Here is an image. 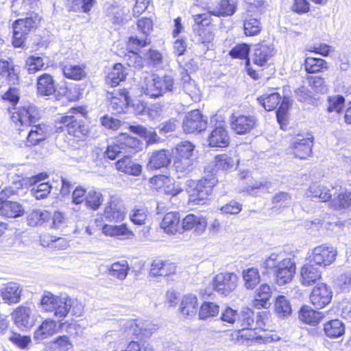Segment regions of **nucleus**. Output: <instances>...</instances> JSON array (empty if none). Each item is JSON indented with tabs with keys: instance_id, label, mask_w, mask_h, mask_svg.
<instances>
[{
	"instance_id": "nucleus-1",
	"label": "nucleus",
	"mask_w": 351,
	"mask_h": 351,
	"mask_svg": "<svg viewBox=\"0 0 351 351\" xmlns=\"http://www.w3.org/2000/svg\"><path fill=\"white\" fill-rule=\"evenodd\" d=\"M142 92L151 98H157L175 89L174 79L165 75L162 77L152 75L144 78L141 87Z\"/></svg>"
},
{
	"instance_id": "nucleus-2",
	"label": "nucleus",
	"mask_w": 351,
	"mask_h": 351,
	"mask_svg": "<svg viewBox=\"0 0 351 351\" xmlns=\"http://www.w3.org/2000/svg\"><path fill=\"white\" fill-rule=\"evenodd\" d=\"M141 148V143L136 138L132 137L126 133H121L116 138L115 142L108 146L105 154L110 160L123 155H133Z\"/></svg>"
},
{
	"instance_id": "nucleus-3",
	"label": "nucleus",
	"mask_w": 351,
	"mask_h": 351,
	"mask_svg": "<svg viewBox=\"0 0 351 351\" xmlns=\"http://www.w3.org/2000/svg\"><path fill=\"white\" fill-rule=\"evenodd\" d=\"M40 18L36 14H31L25 19H19L13 23V40L14 47H21L29 33L38 24Z\"/></svg>"
},
{
	"instance_id": "nucleus-4",
	"label": "nucleus",
	"mask_w": 351,
	"mask_h": 351,
	"mask_svg": "<svg viewBox=\"0 0 351 351\" xmlns=\"http://www.w3.org/2000/svg\"><path fill=\"white\" fill-rule=\"evenodd\" d=\"M195 25L193 27L196 40L204 45L210 43L215 37L211 24L210 13L204 12L193 16Z\"/></svg>"
},
{
	"instance_id": "nucleus-5",
	"label": "nucleus",
	"mask_w": 351,
	"mask_h": 351,
	"mask_svg": "<svg viewBox=\"0 0 351 351\" xmlns=\"http://www.w3.org/2000/svg\"><path fill=\"white\" fill-rule=\"evenodd\" d=\"M83 311L84 305L81 302L67 295H61L52 313L55 317L62 321L69 312H71L72 315L79 317L82 315Z\"/></svg>"
},
{
	"instance_id": "nucleus-6",
	"label": "nucleus",
	"mask_w": 351,
	"mask_h": 351,
	"mask_svg": "<svg viewBox=\"0 0 351 351\" xmlns=\"http://www.w3.org/2000/svg\"><path fill=\"white\" fill-rule=\"evenodd\" d=\"M40 117L37 107L29 104L14 108L11 119L16 126L29 127L36 123Z\"/></svg>"
},
{
	"instance_id": "nucleus-7",
	"label": "nucleus",
	"mask_w": 351,
	"mask_h": 351,
	"mask_svg": "<svg viewBox=\"0 0 351 351\" xmlns=\"http://www.w3.org/2000/svg\"><path fill=\"white\" fill-rule=\"evenodd\" d=\"M216 179L210 176L204 178L196 182L189 195V201L194 204H204L213 191Z\"/></svg>"
},
{
	"instance_id": "nucleus-8",
	"label": "nucleus",
	"mask_w": 351,
	"mask_h": 351,
	"mask_svg": "<svg viewBox=\"0 0 351 351\" xmlns=\"http://www.w3.org/2000/svg\"><path fill=\"white\" fill-rule=\"evenodd\" d=\"M150 43V40L147 36L144 38H138L131 36L128 43V53L125 56L124 59L129 66L141 69L143 66V58L134 51L140 48L145 47Z\"/></svg>"
},
{
	"instance_id": "nucleus-9",
	"label": "nucleus",
	"mask_w": 351,
	"mask_h": 351,
	"mask_svg": "<svg viewBox=\"0 0 351 351\" xmlns=\"http://www.w3.org/2000/svg\"><path fill=\"white\" fill-rule=\"evenodd\" d=\"M238 277L233 272L219 273L213 280V287L219 293L228 295L237 286Z\"/></svg>"
},
{
	"instance_id": "nucleus-10",
	"label": "nucleus",
	"mask_w": 351,
	"mask_h": 351,
	"mask_svg": "<svg viewBox=\"0 0 351 351\" xmlns=\"http://www.w3.org/2000/svg\"><path fill=\"white\" fill-rule=\"evenodd\" d=\"M332 297V291L330 286L324 282L317 283L310 294L311 304L317 308H322L328 304Z\"/></svg>"
},
{
	"instance_id": "nucleus-11",
	"label": "nucleus",
	"mask_w": 351,
	"mask_h": 351,
	"mask_svg": "<svg viewBox=\"0 0 351 351\" xmlns=\"http://www.w3.org/2000/svg\"><path fill=\"white\" fill-rule=\"evenodd\" d=\"M337 252L332 246L319 245L315 247L310 257V262L319 266H328L336 259Z\"/></svg>"
},
{
	"instance_id": "nucleus-12",
	"label": "nucleus",
	"mask_w": 351,
	"mask_h": 351,
	"mask_svg": "<svg viewBox=\"0 0 351 351\" xmlns=\"http://www.w3.org/2000/svg\"><path fill=\"white\" fill-rule=\"evenodd\" d=\"M80 117L81 115H66L62 117L61 123L66 128L70 135L82 140L86 136L88 130Z\"/></svg>"
},
{
	"instance_id": "nucleus-13",
	"label": "nucleus",
	"mask_w": 351,
	"mask_h": 351,
	"mask_svg": "<svg viewBox=\"0 0 351 351\" xmlns=\"http://www.w3.org/2000/svg\"><path fill=\"white\" fill-rule=\"evenodd\" d=\"M207 127L206 119L198 110L187 113L183 120L182 128L186 133L200 132Z\"/></svg>"
},
{
	"instance_id": "nucleus-14",
	"label": "nucleus",
	"mask_w": 351,
	"mask_h": 351,
	"mask_svg": "<svg viewBox=\"0 0 351 351\" xmlns=\"http://www.w3.org/2000/svg\"><path fill=\"white\" fill-rule=\"evenodd\" d=\"M313 145V137L311 134H308L306 137L298 134L294 137L291 148L295 157L305 160L311 155Z\"/></svg>"
},
{
	"instance_id": "nucleus-15",
	"label": "nucleus",
	"mask_w": 351,
	"mask_h": 351,
	"mask_svg": "<svg viewBox=\"0 0 351 351\" xmlns=\"http://www.w3.org/2000/svg\"><path fill=\"white\" fill-rule=\"evenodd\" d=\"M108 97L110 99L109 109L113 113L124 112L131 101L129 92L125 88L108 93Z\"/></svg>"
},
{
	"instance_id": "nucleus-16",
	"label": "nucleus",
	"mask_w": 351,
	"mask_h": 351,
	"mask_svg": "<svg viewBox=\"0 0 351 351\" xmlns=\"http://www.w3.org/2000/svg\"><path fill=\"white\" fill-rule=\"evenodd\" d=\"M257 123V119L252 115L233 114L231 117V128L238 134H245L253 130Z\"/></svg>"
},
{
	"instance_id": "nucleus-17",
	"label": "nucleus",
	"mask_w": 351,
	"mask_h": 351,
	"mask_svg": "<svg viewBox=\"0 0 351 351\" xmlns=\"http://www.w3.org/2000/svg\"><path fill=\"white\" fill-rule=\"evenodd\" d=\"M33 309L29 306L21 305L12 313V317L16 326L21 330L28 329L34 324L32 315Z\"/></svg>"
},
{
	"instance_id": "nucleus-18",
	"label": "nucleus",
	"mask_w": 351,
	"mask_h": 351,
	"mask_svg": "<svg viewBox=\"0 0 351 351\" xmlns=\"http://www.w3.org/2000/svg\"><path fill=\"white\" fill-rule=\"evenodd\" d=\"M295 273V263L291 258H284L275 270L277 283L283 285L289 282Z\"/></svg>"
},
{
	"instance_id": "nucleus-19",
	"label": "nucleus",
	"mask_w": 351,
	"mask_h": 351,
	"mask_svg": "<svg viewBox=\"0 0 351 351\" xmlns=\"http://www.w3.org/2000/svg\"><path fill=\"white\" fill-rule=\"evenodd\" d=\"M275 53L276 51L274 45L259 43L255 45L252 60L256 65L261 66H265Z\"/></svg>"
},
{
	"instance_id": "nucleus-20",
	"label": "nucleus",
	"mask_w": 351,
	"mask_h": 351,
	"mask_svg": "<svg viewBox=\"0 0 351 351\" xmlns=\"http://www.w3.org/2000/svg\"><path fill=\"white\" fill-rule=\"evenodd\" d=\"M207 226L206 219L202 215H187L182 220V230H193L197 234H202Z\"/></svg>"
},
{
	"instance_id": "nucleus-21",
	"label": "nucleus",
	"mask_w": 351,
	"mask_h": 351,
	"mask_svg": "<svg viewBox=\"0 0 351 351\" xmlns=\"http://www.w3.org/2000/svg\"><path fill=\"white\" fill-rule=\"evenodd\" d=\"M26 136L25 145L33 146L38 145L40 142L45 141L48 135V127L44 124H34Z\"/></svg>"
},
{
	"instance_id": "nucleus-22",
	"label": "nucleus",
	"mask_w": 351,
	"mask_h": 351,
	"mask_svg": "<svg viewBox=\"0 0 351 351\" xmlns=\"http://www.w3.org/2000/svg\"><path fill=\"white\" fill-rule=\"evenodd\" d=\"M22 293L21 286L14 282H8L1 289V296L5 302L12 304L20 302Z\"/></svg>"
},
{
	"instance_id": "nucleus-23",
	"label": "nucleus",
	"mask_w": 351,
	"mask_h": 351,
	"mask_svg": "<svg viewBox=\"0 0 351 351\" xmlns=\"http://www.w3.org/2000/svg\"><path fill=\"white\" fill-rule=\"evenodd\" d=\"M230 137L228 131L223 127H216L208 137L210 147H226L229 145Z\"/></svg>"
},
{
	"instance_id": "nucleus-24",
	"label": "nucleus",
	"mask_w": 351,
	"mask_h": 351,
	"mask_svg": "<svg viewBox=\"0 0 351 351\" xmlns=\"http://www.w3.org/2000/svg\"><path fill=\"white\" fill-rule=\"evenodd\" d=\"M45 177V175L39 174L31 178L29 180L30 184L33 186L31 189V193L37 199L45 198L49 195L52 188L48 182H42L37 184L39 181L43 180Z\"/></svg>"
},
{
	"instance_id": "nucleus-25",
	"label": "nucleus",
	"mask_w": 351,
	"mask_h": 351,
	"mask_svg": "<svg viewBox=\"0 0 351 351\" xmlns=\"http://www.w3.org/2000/svg\"><path fill=\"white\" fill-rule=\"evenodd\" d=\"M272 291L271 287L267 284H263L256 291L255 298L252 302V305L257 309L262 308H267L270 304V298Z\"/></svg>"
},
{
	"instance_id": "nucleus-26",
	"label": "nucleus",
	"mask_w": 351,
	"mask_h": 351,
	"mask_svg": "<svg viewBox=\"0 0 351 351\" xmlns=\"http://www.w3.org/2000/svg\"><path fill=\"white\" fill-rule=\"evenodd\" d=\"M104 216L109 221L120 222L125 217V208L121 202L111 201L105 208Z\"/></svg>"
},
{
	"instance_id": "nucleus-27",
	"label": "nucleus",
	"mask_w": 351,
	"mask_h": 351,
	"mask_svg": "<svg viewBox=\"0 0 351 351\" xmlns=\"http://www.w3.org/2000/svg\"><path fill=\"white\" fill-rule=\"evenodd\" d=\"M171 162L170 154L165 149L155 151L152 153L147 167L150 169H158L167 167Z\"/></svg>"
},
{
	"instance_id": "nucleus-28",
	"label": "nucleus",
	"mask_w": 351,
	"mask_h": 351,
	"mask_svg": "<svg viewBox=\"0 0 351 351\" xmlns=\"http://www.w3.org/2000/svg\"><path fill=\"white\" fill-rule=\"evenodd\" d=\"M301 282L304 286H310L322 278V271L312 264L304 265L300 271Z\"/></svg>"
},
{
	"instance_id": "nucleus-29",
	"label": "nucleus",
	"mask_w": 351,
	"mask_h": 351,
	"mask_svg": "<svg viewBox=\"0 0 351 351\" xmlns=\"http://www.w3.org/2000/svg\"><path fill=\"white\" fill-rule=\"evenodd\" d=\"M132 156L129 154L124 155L122 158L116 162V167L120 171L136 176L141 173L142 167L139 164L131 160L130 157Z\"/></svg>"
},
{
	"instance_id": "nucleus-30",
	"label": "nucleus",
	"mask_w": 351,
	"mask_h": 351,
	"mask_svg": "<svg viewBox=\"0 0 351 351\" xmlns=\"http://www.w3.org/2000/svg\"><path fill=\"white\" fill-rule=\"evenodd\" d=\"M161 228L168 234H175L182 230L180 225V215L177 212H169L167 213L161 222Z\"/></svg>"
},
{
	"instance_id": "nucleus-31",
	"label": "nucleus",
	"mask_w": 351,
	"mask_h": 351,
	"mask_svg": "<svg viewBox=\"0 0 351 351\" xmlns=\"http://www.w3.org/2000/svg\"><path fill=\"white\" fill-rule=\"evenodd\" d=\"M176 270L174 263L157 259L152 263L150 274L154 276H167L175 274Z\"/></svg>"
},
{
	"instance_id": "nucleus-32",
	"label": "nucleus",
	"mask_w": 351,
	"mask_h": 351,
	"mask_svg": "<svg viewBox=\"0 0 351 351\" xmlns=\"http://www.w3.org/2000/svg\"><path fill=\"white\" fill-rule=\"evenodd\" d=\"M322 312L314 311L311 307L307 305L302 306L298 313V318L305 324L315 326L323 318Z\"/></svg>"
},
{
	"instance_id": "nucleus-33",
	"label": "nucleus",
	"mask_w": 351,
	"mask_h": 351,
	"mask_svg": "<svg viewBox=\"0 0 351 351\" xmlns=\"http://www.w3.org/2000/svg\"><path fill=\"white\" fill-rule=\"evenodd\" d=\"M58 332V324L52 319H46L34 332V338L37 340L45 339Z\"/></svg>"
},
{
	"instance_id": "nucleus-34",
	"label": "nucleus",
	"mask_w": 351,
	"mask_h": 351,
	"mask_svg": "<svg viewBox=\"0 0 351 351\" xmlns=\"http://www.w3.org/2000/svg\"><path fill=\"white\" fill-rule=\"evenodd\" d=\"M56 91L54 80L52 76L47 73L40 75L37 80V92L43 96H49Z\"/></svg>"
},
{
	"instance_id": "nucleus-35",
	"label": "nucleus",
	"mask_w": 351,
	"mask_h": 351,
	"mask_svg": "<svg viewBox=\"0 0 351 351\" xmlns=\"http://www.w3.org/2000/svg\"><path fill=\"white\" fill-rule=\"evenodd\" d=\"M24 214L23 206L16 202H2L0 207V215L9 218H15Z\"/></svg>"
},
{
	"instance_id": "nucleus-36",
	"label": "nucleus",
	"mask_w": 351,
	"mask_h": 351,
	"mask_svg": "<svg viewBox=\"0 0 351 351\" xmlns=\"http://www.w3.org/2000/svg\"><path fill=\"white\" fill-rule=\"evenodd\" d=\"M243 22L244 34L247 36H257L263 29L261 20L252 16L247 14Z\"/></svg>"
},
{
	"instance_id": "nucleus-37",
	"label": "nucleus",
	"mask_w": 351,
	"mask_h": 351,
	"mask_svg": "<svg viewBox=\"0 0 351 351\" xmlns=\"http://www.w3.org/2000/svg\"><path fill=\"white\" fill-rule=\"evenodd\" d=\"M197 308V299L195 295L189 293L183 297L180 305V311L182 315L188 317L195 315Z\"/></svg>"
},
{
	"instance_id": "nucleus-38",
	"label": "nucleus",
	"mask_w": 351,
	"mask_h": 351,
	"mask_svg": "<svg viewBox=\"0 0 351 351\" xmlns=\"http://www.w3.org/2000/svg\"><path fill=\"white\" fill-rule=\"evenodd\" d=\"M243 285L247 289H254L261 281L258 269L256 267L245 269L242 272Z\"/></svg>"
},
{
	"instance_id": "nucleus-39",
	"label": "nucleus",
	"mask_w": 351,
	"mask_h": 351,
	"mask_svg": "<svg viewBox=\"0 0 351 351\" xmlns=\"http://www.w3.org/2000/svg\"><path fill=\"white\" fill-rule=\"evenodd\" d=\"M255 313L251 309L246 308H244L241 313H239V322H240L241 326L243 330L252 329L257 326H261L259 321L257 320L256 323L254 322Z\"/></svg>"
},
{
	"instance_id": "nucleus-40",
	"label": "nucleus",
	"mask_w": 351,
	"mask_h": 351,
	"mask_svg": "<svg viewBox=\"0 0 351 351\" xmlns=\"http://www.w3.org/2000/svg\"><path fill=\"white\" fill-rule=\"evenodd\" d=\"M237 9V3L233 0H221L219 8L212 11H208L211 16H232L234 14Z\"/></svg>"
},
{
	"instance_id": "nucleus-41",
	"label": "nucleus",
	"mask_w": 351,
	"mask_h": 351,
	"mask_svg": "<svg viewBox=\"0 0 351 351\" xmlns=\"http://www.w3.org/2000/svg\"><path fill=\"white\" fill-rule=\"evenodd\" d=\"M195 145L189 141H182L173 149V157L193 158Z\"/></svg>"
},
{
	"instance_id": "nucleus-42",
	"label": "nucleus",
	"mask_w": 351,
	"mask_h": 351,
	"mask_svg": "<svg viewBox=\"0 0 351 351\" xmlns=\"http://www.w3.org/2000/svg\"><path fill=\"white\" fill-rule=\"evenodd\" d=\"M324 330L328 337L336 338L344 333L345 327L341 321L332 319L324 324Z\"/></svg>"
},
{
	"instance_id": "nucleus-43",
	"label": "nucleus",
	"mask_w": 351,
	"mask_h": 351,
	"mask_svg": "<svg viewBox=\"0 0 351 351\" xmlns=\"http://www.w3.org/2000/svg\"><path fill=\"white\" fill-rule=\"evenodd\" d=\"M194 158H182L174 157L173 168L179 174L178 178L189 173L193 169Z\"/></svg>"
},
{
	"instance_id": "nucleus-44",
	"label": "nucleus",
	"mask_w": 351,
	"mask_h": 351,
	"mask_svg": "<svg viewBox=\"0 0 351 351\" xmlns=\"http://www.w3.org/2000/svg\"><path fill=\"white\" fill-rule=\"evenodd\" d=\"M125 75L123 65L120 63L116 64L107 75L106 82L111 86H116L125 79Z\"/></svg>"
},
{
	"instance_id": "nucleus-45",
	"label": "nucleus",
	"mask_w": 351,
	"mask_h": 351,
	"mask_svg": "<svg viewBox=\"0 0 351 351\" xmlns=\"http://www.w3.org/2000/svg\"><path fill=\"white\" fill-rule=\"evenodd\" d=\"M130 268L127 261L122 260L112 263L109 269V274L117 279L124 280Z\"/></svg>"
},
{
	"instance_id": "nucleus-46",
	"label": "nucleus",
	"mask_w": 351,
	"mask_h": 351,
	"mask_svg": "<svg viewBox=\"0 0 351 351\" xmlns=\"http://www.w3.org/2000/svg\"><path fill=\"white\" fill-rule=\"evenodd\" d=\"M280 94L276 92L265 94L258 99L259 103L267 111L274 110L280 104Z\"/></svg>"
},
{
	"instance_id": "nucleus-47",
	"label": "nucleus",
	"mask_w": 351,
	"mask_h": 351,
	"mask_svg": "<svg viewBox=\"0 0 351 351\" xmlns=\"http://www.w3.org/2000/svg\"><path fill=\"white\" fill-rule=\"evenodd\" d=\"M59 298L60 296L45 291L40 301V308L43 312L52 313Z\"/></svg>"
},
{
	"instance_id": "nucleus-48",
	"label": "nucleus",
	"mask_w": 351,
	"mask_h": 351,
	"mask_svg": "<svg viewBox=\"0 0 351 351\" xmlns=\"http://www.w3.org/2000/svg\"><path fill=\"white\" fill-rule=\"evenodd\" d=\"M309 192L313 197L319 198L322 202H327L332 197L331 191L328 187L317 183L310 186Z\"/></svg>"
},
{
	"instance_id": "nucleus-49",
	"label": "nucleus",
	"mask_w": 351,
	"mask_h": 351,
	"mask_svg": "<svg viewBox=\"0 0 351 351\" xmlns=\"http://www.w3.org/2000/svg\"><path fill=\"white\" fill-rule=\"evenodd\" d=\"M62 71L66 78L74 80H82L86 75L84 68L80 65L66 64Z\"/></svg>"
},
{
	"instance_id": "nucleus-50",
	"label": "nucleus",
	"mask_w": 351,
	"mask_h": 351,
	"mask_svg": "<svg viewBox=\"0 0 351 351\" xmlns=\"http://www.w3.org/2000/svg\"><path fill=\"white\" fill-rule=\"evenodd\" d=\"M327 62L321 58L307 57L305 60L304 66L308 73H313L320 72L324 69H327Z\"/></svg>"
},
{
	"instance_id": "nucleus-51",
	"label": "nucleus",
	"mask_w": 351,
	"mask_h": 351,
	"mask_svg": "<svg viewBox=\"0 0 351 351\" xmlns=\"http://www.w3.org/2000/svg\"><path fill=\"white\" fill-rule=\"evenodd\" d=\"M103 202L102 194L94 189H89L86 195V205L93 210H97Z\"/></svg>"
},
{
	"instance_id": "nucleus-52",
	"label": "nucleus",
	"mask_w": 351,
	"mask_h": 351,
	"mask_svg": "<svg viewBox=\"0 0 351 351\" xmlns=\"http://www.w3.org/2000/svg\"><path fill=\"white\" fill-rule=\"evenodd\" d=\"M293 199L290 193L278 191L274 194L271 199L274 208H286L291 206Z\"/></svg>"
},
{
	"instance_id": "nucleus-53",
	"label": "nucleus",
	"mask_w": 351,
	"mask_h": 351,
	"mask_svg": "<svg viewBox=\"0 0 351 351\" xmlns=\"http://www.w3.org/2000/svg\"><path fill=\"white\" fill-rule=\"evenodd\" d=\"M275 308L277 314L280 317H287L291 313L290 302L284 295H279L276 298Z\"/></svg>"
},
{
	"instance_id": "nucleus-54",
	"label": "nucleus",
	"mask_w": 351,
	"mask_h": 351,
	"mask_svg": "<svg viewBox=\"0 0 351 351\" xmlns=\"http://www.w3.org/2000/svg\"><path fill=\"white\" fill-rule=\"evenodd\" d=\"M271 183L263 181H256L252 185L246 188V192L251 195L258 196L261 193L269 192Z\"/></svg>"
},
{
	"instance_id": "nucleus-55",
	"label": "nucleus",
	"mask_w": 351,
	"mask_h": 351,
	"mask_svg": "<svg viewBox=\"0 0 351 351\" xmlns=\"http://www.w3.org/2000/svg\"><path fill=\"white\" fill-rule=\"evenodd\" d=\"M219 312V308L214 302H204L200 307L199 317L201 319H206L209 317H214Z\"/></svg>"
},
{
	"instance_id": "nucleus-56",
	"label": "nucleus",
	"mask_w": 351,
	"mask_h": 351,
	"mask_svg": "<svg viewBox=\"0 0 351 351\" xmlns=\"http://www.w3.org/2000/svg\"><path fill=\"white\" fill-rule=\"evenodd\" d=\"M49 217V213L45 210H41L40 209L34 210L30 212L27 216L28 224L32 226H35Z\"/></svg>"
},
{
	"instance_id": "nucleus-57",
	"label": "nucleus",
	"mask_w": 351,
	"mask_h": 351,
	"mask_svg": "<svg viewBox=\"0 0 351 351\" xmlns=\"http://www.w3.org/2000/svg\"><path fill=\"white\" fill-rule=\"evenodd\" d=\"M15 76L13 66L8 61L0 60V80L10 82L15 79Z\"/></svg>"
},
{
	"instance_id": "nucleus-58",
	"label": "nucleus",
	"mask_w": 351,
	"mask_h": 351,
	"mask_svg": "<svg viewBox=\"0 0 351 351\" xmlns=\"http://www.w3.org/2000/svg\"><path fill=\"white\" fill-rule=\"evenodd\" d=\"M26 67L29 73H35L45 67L43 60L39 56H29L26 60Z\"/></svg>"
},
{
	"instance_id": "nucleus-59",
	"label": "nucleus",
	"mask_w": 351,
	"mask_h": 351,
	"mask_svg": "<svg viewBox=\"0 0 351 351\" xmlns=\"http://www.w3.org/2000/svg\"><path fill=\"white\" fill-rule=\"evenodd\" d=\"M335 286L342 291L351 290V271L340 274L335 282Z\"/></svg>"
},
{
	"instance_id": "nucleus-60",
	"label": "nucleus",
	"mask_w": 351,
	"mask_h": 351,
	"mask_svg": "<svg viewBox=\"0 0 351 351\" xmlns=\"http://www.w3.org/2000/svg\"><path fill=\"white\" fill-rule=\"evenodd\" d=\"M103 232L108 236L126 235L129 230L125 224L119 226L105 225L103 227Z\"/></svg>"
},
{
	"instance_id": "nucleus-61",
	"label": "nucleus",
	"mask_w": 351,
	"mask_h": 351,
	"mask_svg": "<svg viewBox=\"0 0 351 351\" xmlns=\"http://www.w3.org/2000/svg\"><path fill=\"white\" fill-rule=\"evenodd\" d=\"M183 89L192 98L195 97L199 94V89L193 80H191L188 74L182 76Z\"/></svg>"
},
{
	"instance_id": "nucleus-62",
	"label": "nucleus",
	"mask_w": 351,
	"mask_h": 351,
	"mask_svg": "<svg viewBox=\"0 0 351 351\" xmlns=\"http://www.w3.org/2000/svg\"><path fill=\"white\" fill-rule=\"evenodd\" d=\"M144 59L152 66H159L162 64V56L157 50L149 49L145 53Z\"/></svg>"
},
{
	"instance_id": "nucleus-63",
	"label": "nucleus",
	"mask_w": 351,
	"mask_h": 351,
	"mask_svg": "<svg viewBox=\"0 0 351 351\" xmlns=\"http://www.w3.org/2000/svg\"><path fill=\"white\" fill-rule=\"evenodd\" d=\"M216 167L218 169L229 170L232 169L235 162L234 160L227 154H221L215 158Z\"/></svg>"
},
{
	"instance_id": "nucleus-64",
	"label": "nucleus",
	"mask_w": 351,
	"mask_h": 351,
	"mask_svg": "<svg viewBox=\"0 0 351 351\" xmlns=\"http://www.w3.org/2000/svg\"><path fill=\"white\" fill-rule=\"evenodd\" d=\"M335 209L346 208L351 206V193H341L332 200Z\"/></svg>"
}]
</instances>
